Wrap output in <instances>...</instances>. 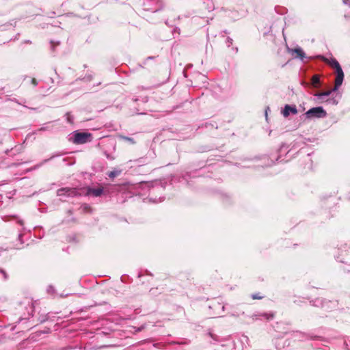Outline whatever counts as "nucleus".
<instances>
[{
    "mask_svg": "<svg viewBox=\"0 0 350 350\" xmlns=\"http://www.w3.org/2000/svg\"><path fill=\"white\" fill-rule=\"evenodd\" d=\"M291 51L293 53H296L297 57H299L301 59H304L305 57V53L301 48H296L292 49Z\"/></svg>",
    "mask_w": 350,
    "mask_h": 350,
    "instance_id": "0eeeda50",
    "label": "nucleus"
},
{
    "mask_svg": "<svg viewBox=\"0 0 350 350\" xmlns=\"http://www.w3.org/2000/svg\"><path fill=\"white\" fill-rule=\"evenodd\" d=\"M32 83H33V84L34 85H36L37 84L36 81V79H32Z\"/></svg>",
    "mask_w": 350,
    "mask_h": 350,
    "instance_id": "2eb2a0df",
    "label": "nucleus"
},
{
    "mask_svg": "<svg viewBox=\"0 0 350 350\" xmlns=\"http://www.w3.org/2000/svg\"><path fill=\"white\" fill-rule=\"evenodd\" d=\"M336 77L335 80V86L333 89V91H336L338 88L342 85L343 79H344V73L342 69L338 70H336Z\"/></svg>",
    "mask_w": 350,
    "mask_h": 350,
    "instance_id": "20e7f679",
    "label": "nucleus"
},
{
    "mask_svg": "<svg viewBox=\"0 0 350 350\" xmlns=\"http://www.w3.org/2000/svg\"><path fill=\"white\" fill-rule=\"evenodd\" d=\"M121 173V171L120 170H113V171H111L109 173L108 176L110 177V178H114L116 176H117L118 175H119Z\"/></svg>",
    "mask_w": 350,
    "mask_h": 350,
    "instance_id": "9d476101",
    "label": "nucleus"
},
{
    "mask_svg": "<svg viewBox=\"0 0 350 350\" xmlns=\"http://www.w3.org/2000/svg\"><path fill=\"white\" fill-rule=\"evenodd\" d=\"M252 298L254 299H261V297H259L257 295H252Z\"/></svg>",
    "mask_w": 350,
    "mask_h": 350,
    "instance_id": "4468645a",
    "label": "nucleus"
},
{
    "mask_svg": "<svg viewBox=\"0 0 350 350\" xmlns=\"http://www.w3.org/2000/svg\"><path fill=\"white\" fill-rule=\"evenodd\" d=\"M329 64L331 65V66H332L334 68L336 69V70H338L340 69H342L339 63L338 62V61L335 59H332L329 62Z\"/></svg>",
    "mask_w": 350,
    "mask_h": 350,
    "instance_id": "6e6552de",
    "label": "nucleus"
},
{
    "mask_svg": "<svg viewBox=\"0 0 350 350\" xmlns=\"http://www.w3.org/2000/svg\"><path fill=\"white\" fill-rule=\"evenodd\" d=\"M92 140V135L90 133L75 131L72 133V142L75 144H83Z\"/></svg>",
    "mask_w": 350,
    "mask_h": 350,
    "instance_id": "f257e3e1",
    "label": "nucleus"
},
{
    "mask_svg": "<svg viewBox=\"0 0 350 350\" xmlns=\"http://www.w3.org/2000/svg\"><path fill=\"white\" fill-rule=\"evenodd\" d=\"M78 195H81V193L79 192V191L75 188H62L57 190V196H76Z\"/></svg>",
    "mask_w": 350,
    "mask_h": 350,
    "instance_id": "7ed1b4c3",
    "label": "nucleus"
},
{
    "mask_svg": "<svg viewBox=\"0 0 350 350\" xmlns=\"http://www.w3.org/2000/svg\"><path fill=\"white\" fill-rule=\"evenodd\" d=\"M66 116H67V120H68V121L69 122L72 123V118H71V117H70V114L69 113H68L66 114Z\"/></svg>",
    "mask_w": 350,
    "mask_h": 350,
    "instance_id": "f8f14e48",
    "label": "nucleus"
},
{
    "mask_svg": "<svg viewBox=\"0 0 350 350\" xmlns=\"http://www.w3.org/2000/svg\"><path fill=\"white\" fill-rule=\"evenodd\" d=\"M103 192V189L100 187L93 189V188H88L87 194L88 195H93L95 197H98L102 195Z\"/></svg>",
    "mask_w": 350,
    "mask_h": 350,
    "instance_id": "423d86ee",
    "label": "nucleus"
},
{
    "mask_svg": "<svg viewBox=\"0 0 350 350\" xmlns=\"http://www.w3.org/2000/svg\"><path fill=\"white\" fill-rule=\"evenodd\" d=\"M306 116L308 119L312 118H321L326 116V111L323 109L322 107H317L310 109L305 113Z\"/></svg>",
    "mask_w": 350,
    "mask_h": 350,
    "instance_id": "f03ea898",
    "label": "nucleus"
},
{
    "mask_svg": "<svg viewBox=\"0 0 350 350\" xmlns=\"http://www.w3.org/2000/svg\"><path fill=\"white\" fill-rule=\"evenodd\" d=\"M282 113L284 117L287 118L290 113L297 114V109L295 105H286L282 111Z\"/></svg>",
    "mask_w": 350,
    "mask_h": 350,
    "instance_id": "39448f33",
    "label": "nucleus"
},
{
    "mask_svg": "<svg viewBox=\"0 0 350 350\" xmlns=\"http://www.w3.org/2000/svg\"><path fill=\"white\" fill-rule=\"evenodd\" d=\"M330 92H325L320 94V96H328L329 95Z\"/></svg>",
    "mask_w": 350,
    "mask_h": 350,
    "instance_id": "ddd939ff",
    "label": "nucleus"
},
{
    "mask_svg": "<svg viewBox=\"0 0 350 350\" xmlns=\"http://www.w3.org/2000/svg\"><path fill=\"white\" fill-rule=\"evenodd\" d=\"M320 82V79L318 75H314L312 77V85L317 87Z\"/></svg>",
    "mask_w": 350,
    "mask_h": 350,
    "instance_id": "1a4fd4ad",
    "label": "nucleus"
},
{
    "mask_svg": "<svg viewBox=\"0 0 350 350\" xmlns=\"http://www.w3.org/2000/svg\"><path fill=\"white\" fill-rule=\"evenodd\" d=\"M0 273L2 274V277H3V280H6L8 278V275L4 270L0 269Z\"/></svg>",
    "mask_w": 350,
    "mask_h": 350,
    "instance_id": "9b49d317",
    "label": "nucleus"
},
{
    "mask_svg": "<svg viewBox=\"0 0 350 350\" xmlns=\"http://www.w3.org/2000/svg\"><path fill=\"white\" fill-rule=\"evenodd\" d=\"M347 1H348V0H344V1H343V2H344L345 3H347Z\"/></svg>",
    "mask_w": 350,
    "mask_h": 350,
    "instance_id": "dca6fc26",
    "label": "nucleus"
}]
</instances>
